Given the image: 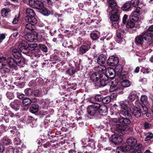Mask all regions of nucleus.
I'll list each match as a JSON object with an SVG mask.
<instances>
[{
    "instance_id": "obj_1",
    "label": "nucleus",
    "mask_w": 153,
    "mask_h": 153,
    "mask_svg": "<svg viewBox=\"0 0 153 153\" xmlns=\"http://www.w3.org/2000/svg\"><path fill=\"white\" fill-rule=\"evenodd\" d=\"M24 37L30 42H36L38 41H40L42 36L40 34L34 32L31 33H27L25 35Z\"/></svg>"
},
{
    "instance_id": "obj_2",
    "label": "nucleus",
    "mask_w": 153,
    "mask_h": 153,
    "mask_svg": "<svg viewBox=\"0 0 153 153\" xmlns=\"http://www.w3.org/2000/svg\"><path fill=\"white\" fill-rule=\"evenodd\" d=\"M110 89L111 91H116L118 94L123 93V87L119 84L118 81L116 80L111 82Z\"/></svg>"
},
{
    "instance_id": "obj_3",
    "label": "nucleus",
    "mask_w": 153,
    "mask_h": 153,
    "mask_svg": "<svg viewBox=\"0 0 153 153\" xmlns=\"http://www.w3.org/2000/svg\"><path fill=\"white\" fill-rule=\"evenodd\" d=\"M107 12L111 13H119V7L117 4L114 1H110L109 2L108 9Z\"/></svg>"
},
{
    "instance_id": "obj_4",
    "label": "nucleus",
    "mask_w": 153,
    "mask_h": 153,
    "mask_svg": "<svg viewBox=\"0 0 153 153\" xmlns=\"http://www.w3.org/2000/svg\"><path fill=\"white\" fill-rule=\"evenodd\" d=\"M25 20L28 22L25 25L26 28L30 30H34V26L37 22V19L34 18L29 19L27 17H25Z\"/></svg>"
},
{
    "instance_id": "obj_5",
    "label": "nucleus",
    "mask_w": 153,
    "mask_h": 153,
    "mask_svg": "<svg viewBox=\"0 0 153 153\" xmlns=\"http://www.w3.org/2000/svg\"><path fill=\"white\" fill-rule=\"evenodd\" d=\"M100 106V105L98 103H94L89 106L87 108L88 114L91 116H94L97 112V110Z\"/></svg>"
},
{
    "instance_id": "obj_6",
    "label": "nucleus",
    "mask_w": 153,
    "mask_h": 153,
    "mask_svg": "<svg viewBox=\"0 0 153 153\" xmlns=\"http://www.w3.org/2000/svg\"><path fill=\"white\" fill-rule=\"evenodd\" d=\"M145 34V33L143 32L141 34L138 35L135 38V42L137 45L142 44L143 42L144 39L147 42L152 41L150 38L148 37Z\"/></svg>"
},
{
    "instance_id": "obj_7",
    "label": "nucleus",
    "mask_w": 153,
    "mask_h": 153,
    "mask_svg": "<svg viewBox=\"0 0 153 153\" xmlns=\"http://www.w3.org/2000/svg\"><path fill=\"white\" fill-rule=\"evenodd\" d=\"M6 62L10 68H14L16 67L17 65H20V64L21 63L23 65L24 64V62L23 60L21 61L20 60L17 62V61H16L15 60L13 59L12 57L8 58L6 60Z\"/></svg>"
},
{
    "instance_id": "obj_8",
    "label": "nucleus",
    "mask_w": 153,
    "mask_h": 153,
    "mask_svg": "<svg viewBox=\"0 0 153 153\" xmlns=\"http://www.w3.org/2000/svg\"><path fill=\"white\" fill-rule=\"evenodd\" d=\"M122 135H120L117 133L111 136V141L115 144H117L122 142L123 139L121 137Z\"/></svg>"
},
{
    "instance_id": "obj_9",
    "label": "nucleus",
    "mask_w": 153,
    "mask_h": 153,
    "mask_svg": "<svg viewBox=\"0 0 153 153\" xmlns=\"http://www.w3.org/2000/svg\"><path fill=\"white\" fill-rule=\"evenodd\" d=\"M127 144L131 149H134L137 145V140L133 137L128 138L126 141Z\"/></svg>"
},
{
    "instance_id": "obj_10",
    "label": "nucleus",
    "mask_w": 153,
    "mask_h": 153,
    "mask_svg": "<svg viewBox=\"0 0 153 153\" xmlns=\"http://www.w3.org/2000/svg\"><path fill=\"white\" fill-rule=\"evenodd\" d=\"M126 126L121 124H117L116 126V132L120 135H123L124 133V131L126 128Z\"/></svg>"
},
{
    "instance_id": "obj_11",
    "label": "nucleus",
    "mask_w": 153,
    "mask_h": 153,
    "mask_svg": "<svg viewBox=\"0 0 153 153\" xmlns=\"http://www.w3.org/2000/svg\"><path fill=\"white\" fill-rule=\"evenodd\" d=\"M99 79L100 84L102 86H105L109 82L108 77L104 74L102 73L101 74Z\"/></svg>"
},
{
    "instance_id": "obj_12",
    "label": "nucleus",
    "mask_w": 153,
    "mask_h": 153,
    "mask_svg": "<svg viewBox=\"0 0 153 153\" xmlns=\"http://www.w3.org/2000/svg\"><path fill=\"white\" fill-rule=\"evenodd\" d=\"M107 64L111 66H115L118 63V59L113 56H110L107 60Z\"/></svg>"
},
{
    "instance_id": "obj_13",
    "label": "nucleus",
    "mask_w": 153,
    "mask_h": 153,
    "mask_svg": "<svg viewBox=\"0 0 153 153\" xmlns=\"http://www.w3.org/2000/svg\"><path fill=\"white\" fill-rule=\"evenodd\" d=\"M131 149L127 144L126 143L123 144L120 147L118 148L117 149L116 153H122L128 151Z\"/></svg>"
},
{
    "instance_id": "obj_14",
    "label": "nucleus",
    "mask_w": 153,
    "mask_h": 153,
    "mask_svg": "<svg viewBox=\"0 0 153 153\" xmlns=\"http://www.w3.org/2000/svg\"><path fill=\"white\" fill-rule=\"evenodd\" d=\"M21 104L19 100H16L10 103V105L14 110L17 111L19 109Z\"/></svg>"
},
{
    "instance_id": "obj_15",
    "label": "nucleus",
    "mask_w": 153,
    "mask_h": 153,
    "mask_svg": "<svg viewBox=\"0 0 153 153\" xmlns=\"http://www.w3.org/2000/svg\"><path fill=\"white\" fill-rule=\"evenodd\" d=\"M106 75L110 78L113 79L117 75L115 70L113 68H108L106 70Z\"/></svg>"
},
{
    "instance_id": "obj_16",
    "label": "nucleus",
    "mask_w": 153,
    "mask_h": 153,
    "mask_svg": "<svg viewBox=\"0 0 153 153\" xmlns=\"http://www.w3.org/2000/svg\"><path fill=\"white\" fill-rule=\"evenodd\" d=\"M132 114L135 117H138L141 116V109L139 107H134L132 108Z\"/></svg>"
},
{
    "instance_id": "obj_17",
    "label": "nucleus",
    "mask_w": 153,
    "mask_h": 153,
    "mask_svg": "<svg viewBox=\"0 0 153 153\" xmlns=\"http://www.w3.org/2000/svg\"><path fill=\"white\" fill-rule=\"evenodd\" d=\"M144 32L145 33V35L150 38L152 41V37H153V25L150 26L147 30Z\"/></svg>"
},
{
    "instance_id": "obj_18",
    "label": "nucleus",
    "mask_w": 153,
    "mask_h": 153,
    "mask_svg": "<svg viewBox=\"0 0 153 153\" xmlns=\"http://www.w3.org/2000/svg\"><path fill=\"white\" fill-rule=\"evenodd\" d=\"M27 16L25 17H27L29 19L36 18L35 17V13L33 10L30 8H27L26 11Z\"/></svg>"
},
{
    "instance_id": "obj_19",
    "label": "nucleus",
    "mask_w": 153,
    "mask_h": 153,
    "mask_svg": "<svg viewBox=\"0 0 153 153\" xmlns=\"http://www.w3.org/2000/svg\"><path fill=\"white\" fill-rule=\"evenodd\" d=\"M129 117H126V118L120 117L118 119V122L119 123L122 124H129L131 123V121L129 120Z\"/></svg>"
},
{
    "instance_id": "obj_20",
    "label": "nucleus",
    "mask_w": 153,
    "mask_h": 153,
    "mask_svg": "<svg viewBox=\"0 0 153 153\" xmlns=\"http://www.w3.org/2000/svg\"><path fill=\"white\" fill-rule=\"evenodd\" d=\"M106 57L103 54L100 55L97 58V62L100 65L104 64L106 60Z\"/></svg>"
},
{
    "instance_id": "obj_21",
    "label": "nucleus",
    "mask_w": 153,
    "mask_h": 153,
    "mask_svg": "<svg viewBox=\"0 0 153 153\" xmlns=\"http://www.w3.org/2000/svg\"><path fill=\"white\" fill-rule=\"evenodd\" d=\"M99 109V113L102 115H105L107 111V106L104 105H100Z\"/></svg>"
},
{
    "instance_id": "obj_22",
    "label": "nucleus",
    "mask_w": 153,
    "mask_h": 153,
    "mask_svg": "<svg viewBox=\"0 0 153 153\" xmlns=\"http://www.w3.org/2000/svg\"><path fill=\"white\" fill-rule=\"evenodd\" d=\"M101 76L99 73L97 72H95L93 73L90 76L91 79L94 81H97L99 79Z\"/></svg>"
},
{
    "instance_id": "obj_23",
    "label": "nucleus",
    "mask_w": 153,
    "mask_h": 153,
    "mask_svg": "<svg viewBox=\"0 0 153 153\" xmlns=\"http://www.w3.org/2000/svg\"><path fill=\"white\" fill-rule=\"evenodd\" d=\"M126 103L127 102L126 101L121 102L120 104L121 108L122 109L124 110L130 111V108L128 106V105Z\"/></svg>"
},
{
    "instance_id": "obj_24",
    "label": "nucleus",
    "mask_w": 153,
    "mask_h": 153,
    "mask_svg": "<svg viewBox=\"0 0 153 153\" xmlns=\"http://www.w3.org/2000/svg\"><path fill=\"white\" fill-rule=\"evenodd\" d=\"M94 68L95 71L100 72H103L106 70V68L105 66L102 65L97 66L95 67Z\"/></svg>"
},
{
    "instance_id": "obj_25",
    "label": "nucleus",
    "mask_w": 153,
    "mask_h": 153,
    "mask_svg": "<svg viewBox=\"0 0 153 153\" xmlns=\"http://www.w3.org/2000/svg\"><path fill=\"white\" fill-rule=\"evenodd\" d=\"M115 71V72L116 74L117 75H120V74L123 73V67L122 65H119L116 66Z\"/></svg>"
},
{
    "instance_id": "obj_26",
    "label": "nucleus",
    "mask_w": 153,
    "mask_h": 153,
    "mask_svg": "<svg viewBox=\"0 0 153 153\" xmlns=\"http://www.w3.org/2000/svg\"><path fill=\"white\" fill-rule=\"evenodd\" d=\"M124 111L123 110H121L119 114L120 117L122 116L125 117H131V114L129 113L128 111Z\"/></svg>"
},
{
    "instance_id": "obj_27",
    "label": "nucleus",
    "mask_w": 153,
    "mask_h": 153,
    "mask_svg": "<svg viewBox=\"0 0 153 153\" xmlns=\"http://www.w3.org/2000/svg\"><path fill=\"white\" fill-rule=\"evenodd\" d=\"M90 48V46L88 45L82 46L80 48V52L82 54L84 53L87 52Z\"/></svg>"
},
{
    "instance_id": "obj_28",
    "label": "nucleus",
    "mask_w": 153,
    "mask_h": 153,
    "mask_svg": "<svg viewBox=\"0 0 153 153\" xmlns=\"http://www.w3.org/2000/svg\"><path fill=\"white\" fill-rule=\"evenodd\" d=\"M39 110V105L37 104H33L30 108V112L33 113L37 112Z\"/></svg>"
},
{
    "instance_id": "obj_29",
    "label": "nucleus",
    "mask_w": 153,
    "mask_h": 153,
    "mask_svg": "<svg viewBox=\"0 0 153 153\" xmlns=\"http://www.w3.org/2000/svg\"><path fill=\"white\" fill-rule=\"evenodd\" d=\"M17 45L18 46V48L19 50L21 52L22 51V49L23 50L25 49L26 48H28V46L27 45V43L22 42L19 44H17Z\"/></svg>"
},
{
    "instance_id": "obj_30",
    "label": "nucleus",
    "mask_w": 153,
    "mask_h": 153,
    "mask_svg": "<svg viewBox=\"0 0 153 153\" xmlns=\"http://www.w3.org/2000/svg\"><path fill=\"white\" fill-rule=\"evenodd\" d=\"M12 54L13 56L16 58L20 57L21 54L19 48L14 49L12 51Z\"/></svg>"
},
{
    "instance_id": "obj_31",
    "label": "nucleus",
    "mask_w": 153,
    "mask_h": 153,
    "mask_svg": "<svg viewBox=\"0 0 153 153\" xmlns=\"http://www.w3.org/2000/svg\"><path fill=\"white\" fill-rule=\"evenodd\" d=\"M146 105L142 104L139 106V108L141 109V113L142 114H146L148 111V109Z\"/></svg>"
},
{
    "instance_id": "obj_32",
    "label": "nucleus",
    "mask_w": 153,
    "mask_h": 153,
    "mask_svg": "<svg viewBox=\"0 0 153 153\" xmlns=\"http://www.w3.org/2000/svg\"><path fill=\"white\" fill-rule=\"evenodd\" d=\"M140 101L143 103V105H149V103L148 100V97L146 95H143L141 96Z\"/></svg>"
},
{
    "instance_id": "obj_33",
    "label": "nucleus",
    "mask_w": 153,
    "mask_h": 153,
    "mask_svg": "<svg viewBox=\"0 0 153 153\" xmlns=\"http://www.w3.org/2000/svg\"><path fill=\"white\" fill-rule=\"evenodd\" d=\"M32 102L31 100L29 98H26L23 99L22 101V103L24 106H27L30 105Z\"/></svg>"
},
{
    "instance_id": "obj_34",
    "label": "nucleus",
    "mask_w": 153,
    "mask_h": 153,
    "mask_svg": "<svg viewBox=\"0 0 153 153\" xmlns=\"http://www.w3.org/2000/svg\"><path fill=\"white\" fill-rule=\"evenodd\" d=\"M131 5L129 2L125 3L122 7V9L124 11H128L131 9Z\"/></svg>"
},
{
    "instance_id": "obj_35",
    "label": "nucleus",
    "mask_w": 153,
    "mask_h": 153,
    "mask_svg": "<svg viewBox=\"0 0 153 153\" xmlns=\"http://www.w3.org/2000/svg\"><path fill=\"white\" fill-rule=\"evenodd\" d=\"M1 141L5 145H10L11 143V140L7 137H4L2 139Z\"/></svg>"
},
{
    "instance_id": "obj_36",
    "label": "nucleus",
    "mask_w": 153,
    "mask_h": 153,
    "mask_svg": "<svg viewBox=\"0 0 153 153\" xmlns=\"http://www.w3.org/2000/svg\"><path fill=\"white\" fill-rule=\"evenodd\" d=\"M137 97L136 95L133 92L130 93L128 97L129 100L131 102L134 101Z\"/></svg>"
},
{
    "instance_id": "obj_37",
    "label": "nucleus",
    "mask_w": 153,
    "mask_h": 153,
    "mask_svg": "<svg viewBox=\"0 0 153 153\" xmlns=\"http://www.w3.org/2000/svg\"><path fill=\"white\" fill-rule=\"evenodd\" d=\"M28 46V48L30 49L33 48V49L32 50V53H35V51H36V50L37 51H39V50H38L37 49H36L35 48L37 47V44H27Z\"/></svg>"
},
{
    "instance_id": "obj_38",
    "label": "nucleus",
    "mask_w": 153,
    "mask_h": 153,
    "mask_svg": "<svg viewBox=\"0 0 153 153\" xmlns=\"http://www.w3.org/2000/svg\"><path fill=\"white\" fill-rule=\"evenodd\" d=\"M43 7L42 3L40 1L37 0L35 8L38 9H41Z\"/></svg>"
},
{
    "instance_id": "obj_39",
    "label": "nucleus",
    "mask_w": 153,
    "mask_h": 153,
    "mask_svg": "<svg viewBox=\"0 0 153 153\" xmlns=\"http://www.w3.org/2000/svg\"><path fill=\"white\" fill-rule=\"evenodd\" d=\"M10 11V10L9 8L3 9L1 11L2 16L3 17H5Z\"/></svg>"
},
{
    "instance_id": "obj_40",
    "label": "nucleus",
    "mask_w": 153,
    "mask_h": 153,
    "mask_svg": "<svg viewBox=\"0 0 153 153\" xmlns=\"http://www.w3.org/2000/svg\"><path fill=\"white\" fill-rule=\"evenodd\" d=\"M76 72L75 69L73 67H71L68 69L66 71V73L71 76L74 74Z\"/></svg>"
},
{
    "instance_id": "obj_41",
    "label": "nucleus",
    "mask_w": 153,
    "mask_h": 153,
    "mask_svg": "<svg viewBox=\"0 0 153 153\" xmlns=\"http://www.w3.org/2000/svg\"><path fill=\"white\" fill-rule=\"evenodd\" d=\"M121 86L124 87H128L130 85L129 82L127 80L124 79L121 81Z\"/></svg>"
},
{
    "instance_id": "obj_42",
    "label": "nucleus",
    "mask_w": 153,
    "mask_h": 153,
    "mask_svg": "<svg viewBox=\"0 0 153 153\" xmlns=\"http://www.w3.org/2000/svg\"><path fill=\"white\" fill-rule=\"evenodd\" d=\"M111 14V20L113 21H117L119 19V15L118 14V13Z\"/></svg>"
},
{
    "instance_id": "obj_43",
    "label": "nucleus",
    "mask_w": 153,
    "mask_h": 153,
    "mask_svg": "<svg viewBox=\"0 0 153 153\" xmlns=\"http://www.w3.org/2000/svg\"><path fill=\"white\" fill-rule=\"evenodd\" d=\"M25 93L27 96H30L33 94V92L31 89L27 88L25 90Z\"/></svg>"
},
{
    "instance_id": "obj_44",
    "label": "nucleus",
    "mask_w": 153,
    "mask_h": 153,
    "mask_svg": "<svg viewBox=\"0 0 153 153\" xmlns=\"http://www.w3.org/2000/svg\"><path fill=\"white\" fill-rule=\"evenodd\" d=\"M7 65H4L1 68L0 71L2 73H5L9 71V69L7 68Z\"/></svg>"
},
{
    "instance_id": "obj_45",
    "label": "nucleus",
    "mask_w": 153,
    "mask_h": 153,
    "mask_svg": "<svg viewBox=\"0 0 153 153\" xmlns=\"http://www.w3.org/2000/svg\"><path fill=\"white\" fill-rule=\"evenodd\" d=\"M102 100L103 103L108 104L110 102L111 98L107 96L103 98Z\"/></svg>"
},
{
    "instance_id": "obj_46",
    "label": "nucleus",
    "mask_w": 153,
    "mask_h": 153,
    "mask_svg": "<svg viewBox=\"0 0 153 153\" xmlns=\"http://www.w3.org/2000/svg\"><path fill=\"white\" fill-rule=\"evenodd\" d=\"M39 46L41 50L45 52L48 51V48L46 46L42 44H39Z\"/></svg>"
},
{
    "instance_id": "obj_47",
    "label": "nucleus",
    "mask_w": 153,
    "mask_h": 153,
    "mask_svg": "<svg viewBox=\"0 0 153 153\" xmlns=\"http://www.w3.org/2000/svg\"><path fill=\"white\" fill-rule=\"evenodd\" d=\"M90 36L91 38L93 40H97L99 38V36L97 34L94 32L91 33Z\"/></svg>"
},
{
    "instance_id": "obj_48",
    "label": "nucleus",
    "mask_w": 153,
    "mask_h": 153,
    "mask_svg": "<svg viewBox=\"0 0 153 153\" xmlns=\"http://www.w3.org/2000/svg\"><path fill=\"white\" fill-rule=\"evenodd\" d=\"M146 137L145 139V141H147L151 140L153 137V134L152 133H148L146 134Z\"/></svg>"
},
{
    "instance_id": "obj_49",
    "label": "nucleus",
    "mask_w": 153,
    "mask_h": 153,
    "mask_svg": "<svg viewBox=\"0 0 153 153\" xmlns=\"http://www.w3.org/2000/svg\"><path fill=\"white\" fill-rule=\"evenodd\" d=\"M134 25L135 24L134 22L130 21L127 22L126 26L127 28H131L133 27Z\"/></svg>"
},
{
    "instance_id": "obj_50",
    "label": "nucleus",
    "mask_w": 153,
    "mask_h": 153,
    "mask_svg": "<svg viewBox=\"0 0 153 153\" xmlns=\"http://www.w3.org/2000/svg\"><path fill=\"white\" fill-rule=\"evenodd\" d=\"M42 13L45 16H48L50 14V11L46 8H44L43 9L42 11Z\"/></svg>"
},
{
    "instance_id": "obj_51",
    "label": "nucleus",
    "mask_w": 153,
    "mask_h": 153,
    "mask_svg": "<svg viewBox=\"0 0 153 153\" xmlns=\"http://www.w3.org/2000/svg\"><path fill=\"white\" fill-rule=\"evenodd\" d=\"M151 124L147 122H145L143 124V126L145 129H149L151 127Z\"/></svg>"
},
{
    "instance_id": "obj_52",
    "label": "nucleus",
    "mask_w": 153,
    "mask_h": 153,
    "mask_svg": "<svg viewBox=\"0 0 153 153\" xmlns=\"http://www.w3.org/2000/svg\"><path fill=\"white\" fill-rule=\"evenodd\" d=\"M140 8H137L135 11H134L133 13V15H136L137 16H139L140 14Z\"/></svg>"
},
{
    "instance_id": "obj_53",
    "label": "nucleus",
    "mask_w": 153,
    "mask_h": 153,
    "mask_svg": "<svg viewBox=\"0 0 153 153\" xmlns=\"http://www.w3.org/2000/svg\"><path fill=\"white\" fill-rule=\"evenodd\" d=\"M37 0H30L29 1V5L32 7L35 8L36 2Z\"/></svg>"
},
{
    "instance_id": "obj_54",
    "label": "nucleus",
    "mask_w": 153,
    "mask_h": 153,
    "mask_svg": "<svg viewBox=\"0 0 153 153\" xmlns=\"http://www.w3.org/2000/svg\"><path fill=\"white\" fill-rule=\"evenodd\" d=\"M6 95L7 97L10 100L13 99L14 97L13 94L12 92H8Z\"/></svg>"
},
{
    "instance_id": "obj_55",
    "label": "nucleus",
    "mask_w": 153,
    "mask_h": 153,
    "mask_svg": "<svg viewBox=\"0 0 153 153\" xmlns=\"http://www.w3.org/2000/svg\"><path fill=\"white\" fill-rule=\"evenodd\" d=\"M139 3V0H131V3L134 7L137 6Z\"/></svg>"
},
{
    "instance_id": "obj_56",
    "label": "nucleus",
    "mask_w": 153,
    "mask_h": 153,
    "mask_svg": "<svg viewBox=\"0 0 153 153\" xmlns=\"http://www.w3.org/2000/svg\"><path fill=\"white\" fill-rule=\"evenodd\" d=\"M150 71L151 70L150 69L145 68H143L141 70V71L144 74H148L150 72Z\"/></svg>"
},
{
    "instance_id": "obj_57",
    "label": "nucleus",
    "mask_w": 153,
    "mask_h": 153,
    "mask_svg": "<svg viewBox=\"0 0 153 153\" xmlns=\"http://www.w3.org/2000/svg\"><path fill=\"white\" fill-rule=\"evenodd\" d=\"M7 153H13V149L11 146H8L6 150Z\"/></svg>"
},
{
    "instance_id": "obj_58",
    "label": "nucleus",
    "mask_w": 153,
    "mask_h": 153,
    "mask_svg": "<svg viewBox=\"0 0 153 153\" xmlns=\"http://www.w3.org/2000/svg\"><path fill=\"white\" fill-rule=\"evenodd\" d=\"M131 20H133L134 21L136 22L138 20V17L136 15H134L132 14L131 16Z\"/></svg>"
},
{
    "instance_id": "obj_59",
    "label": "nucleus",
    "mask_w": 153,
    "mask_h": 153,
    "mask_svg": "<svg viewBox=\"0 0 153 153\" xmlns=\"http://www.w3.org/2000/svg\"><path fill=\"white\" fill-rule=\"evenodd\" d=\"M143 148L142 145L140 143L137 144L135 146V147L134 149L137 150H140V149Z\"/></svg>"
},
{
    "instance_id": "obj_60",
    "label": "nucleus",
    "mask_w": 153,
    "mask_h": 153,
    "mask_svg": "<svg viewBox=\"0 0 153 153\" xmlns=\"http://www.w3.org/2000/svg\"><path fill=\"white\" fill-rule=\"evenodd\" d=\"M13 31L14 32L12 34L11 36H13L14 37H16L18 34L17 29H14L13 30Z\"/></svg>"
},
{
    "instance_id": "obj_61",
    "label": "nucleus",
    "mask_w": 153,
    "mask_h": 153,
    "mask_svg": "<svg viewBox=\"0 0 153 153\" xmlns=\"http://www.w3.org/2000/svg\"><path fill=\"white\" fill-rule=\"evenodd\" d=\"M3 115H4V117H7L9 116L10 114V111L8 110H5L4 112H3Z\"/></svg>"
},
{
    "instance_id": "obj_62",
    "label": "nucleus",
    "mask_w": 153,
    "mask_h": 153,
    "mask_svg": "<svg viewBox=\"0 0 153 153\" xmlns=\"http://www.w3.org/2000/svg\"><path fill=\"white\" fill-rule=\"evenodd\" d=\"M14 141L15 144L18 145L20 143L21 140L18 137H16L14 139Z\"/></svg>"
},
{
    "instance_id": "obj_63",
    "label": "nucleus",
    "mask_w": 153,
    "mask_h": 153,
    "mask_svg": "<svg viewBox=\"0 0 153 153\" xmlns=\"http://www.w3.org/2000/svg\"><path fill=\"white\" fill-rule=\"evenodd\" d=\"M119 78L122 80H124V79L125 78V75L124 74H123V73H121L120 74V75H117Z\"/></svg>"
},
{
    "instance_id": "obj_64",
    "label": "nucleus",
    "mask_w": 153,
    "mask_h": 153,
    "mask_svg": "<svg viewBox=\"0 0 153 153\" xmlns=\"http://www.w3.org/2000/svg\"><path fill=\"white\" fill-rule=\"evenodd\" d=\"M5 38V35L4 34L2 33L0 35V43L2 42Z\"/></svg>"
}]
</instances>
